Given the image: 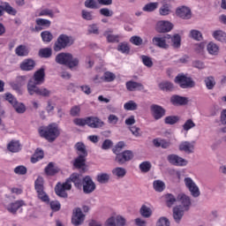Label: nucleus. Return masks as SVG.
Segmentation results:
<instances>
[{
    "instance_id": "42",
    "label": "nucleus",
    "mask_w": 226,
    "mask_h": 226,
    "mask_svg": "<svg viewBox=\"0 0 226 226\" xmlns=\"http://www.w3.org/2000/svg\"><path fill=\"white\" fill-rule=\"evenodd\" d=\"M16 55L19 56L20 57H24L25 56H27L29 54V51L27 50V48L24 45H19L15 49Z\"/></svg>"
},
{
    "instance_id": "47",
    "label": "nucleus",
    "mask_w": 226,
    "mask_h": 226,
    "mask_svg": "<svg viewBox=\"0 0 226 226\" xmlns=\"http://www.w3.org/2000/svg\"><path fill=\"white\" fill-rule=\"evenodd\" d=\"M109 179H110V176L107 173L97 175V181L98 183H101V185H106V183H109Z\"/></svg>"
},
{
    "instance_id": "28",
    "label": "nucleus",
    "mask_w": 226,
    "mask_h": 226,
    "mask_svg": "<svg viewBox=\"0 0 226 226\" xmlns=\"http://www.w3.org/2000/svg\"><path fill=\"white\" fill-rule=\"evenodd\" d=\"M153 144L155 147H162V149H169L170 147V141L162 139H153Z\"/></svg>"
},
{
    "instance_id": "1",
    "label": "nucleus",
    "mask_w": 226,
    "mask_h": 226,
    "mask_svg": "<svg viewBox=\"0 0 226 226\" xmlns=\"http://www.w3.org/2000/svg\"><path fill=\"white\" fill-rule=\"evenodd\" d=\"M38 132L40 137L45 139L48 142H54L61 135V129L56 123L49 124L48 126H41Z\"/></svg>"
},
{
    "instance_id": "26",
    "label": "nucleus",
    "mask_w": 226,
    "mask_h": 226,
    "mask_svg": "<svg viewBox=\"0 0 226 226\" xmlns=\"http://www.w3.org/2000/svg\"><path fill=\"white\" fill-rule=\"evenodd\" d=\"M36 63L33 59H26L20 64V68L23 72H31L34 70Z\"/></svg>"
},
{
    "instance_id": "17",
    "label": "nucleus",
    "mask_w": 226,
    "mask_h": 226,
    "mask_svg": "<svg viewBox=\"0 0 226 226\" xmlns=\"http://www.w3.org/2000/svg\"><path fill=\"white\" fill-rule=\"evenodd\" d=\"M177 17H179L180 19H184L185 20H188L192 19V11L190 8L186 6H182L177 9L176 11Z\"/></svg>"
},
{
    "instance_id": "14",
    "label": "nucleus",
    "mask_w": 226,
    "mask_h": 226,
    "mask_svg": "<svg viewBox=\"0 0 226 226\" xmlns=\"http://www.w3.org/2000/svg\"><path fill=\"white\" fill-rule=\"evenodd\" d=\"M177 200L180 202V207L184 211H190V207H192V199H190V196L185 194V193H179L177 195Z\"/></svg>"
},
{
    "instance_id": "7",
    "label": "nucleus",
    "mask_w": 226,
    "mask_h": 226,
    "mask_svg": "<svg viewBox=\"0 0 226 226\" xmlns=\"http://www.w3.org/2000/svg\"><path fill=\"white\" fill-rule=\"evenodd\" d=\"M66 190H72V180L70 178H67L64 184L58 183L55 187L56 194L62 199H68Z\"/></svg>"
},
{
    "instance_id": "59",
    "label": "nucleus",
    "mask_w": 226,
    "mask_h": 226,
    "mask_svg": "<svg viewBox=\"0 0 226 226\" xmlns=\"http://www.w3.org/2000/svg\"><path fill=\"white\" fill-rule=\"evenodd\" d=\"M35 22L38 26H41V27H50L51 24L50 20L43 19H37Z\"/></svg>"
},
{
    "instance_id": "62",
    "label": "nucleus",
    "mask_w": 226,
    "mask_h": 226,
    "mask_svg": "<svg viewBox=\"0 0 226 226\" xmlns=\"http://www.w3.org/2000/svg\"><path fill=\"white\" fill-rule=\"evenodd\" d=\"M99 13L102 15L103 17H112L114 15V11L109 10V8H102L99 11Z\"/></svg>"
},
{
    "instance_id": "39",
    "label": "nucleus",
    "mask_w": 226,
    "mask_h": 226,
    "mask_svg": "<svg viewBox=\"0 0 226 226\" xmlns=\"http://www.w3.org/2000/svg\"><path fill=\"white\" fill-rule=\"evenodd\" d=\"M153 187L155 192H162L165 190V182L162 180H155L153 182Z\"/></svg>"
},
{
    "instance_id": "12",
    "label": "nucleus",
    "mask_w": 226,
    "mask_h": 226,
    "mask_svg": "<svg viewBox=\"0 0 226 226\" xmlns=\"http://www.w3.org/2000/svg\"><path fill=\"white\" fill-rule=\"evenodd\" d=\"M82 186L83 193H86V195H89V193H93L96 190V184L93 182V178L89 176L84 177Z\"/></svg>"
},
{
    "instance_id": "52",
    "label": "nucleus",
    "mask_w": 226,
    "mask_h": 226,
    "mask_svg": "<svg viewBox=\"0 0 226 226\" xmlns=\"http://www.w3.org/2000/svg\"><path fill=\"white\" fill-rule=\"evenodd\" d=\"M159 87L162 91H170L173 89L174 85L169 81H164L159 84Z\"/></svg>"
},
{
    "instance_id": "22",
    "label": "nucleus",
    "mask_w": 226,
    "mask_h": 226,
    "mask_svg": "<svg viewBox=\"0 0 226 226\" xmlns=\"http://www.w3.org/2000/svg\"><path fill=\"white\" fill-rule=\"evenodd\" d=\"M87 124L90 128H102L105 124L102 119L96 117H87Z\"/></svg>"
},
{
    "instance_id": "34",
    "label": "nucleus",
    "mask_w": 226,
    "mask_h": 226,
    "mask_svg": "<svg viewBox=\"0 0 226 226\" xmlns=\"http://www.w3.org/2000/svg\"><path fill=\"white\" fill-rule=\"evenodd\" d=\"M39 57H42L44 59H49L52 57V49L51 48H42L39 50Z\"/></svg>"
},
{
    "instance_id": "18",
    "label": "nucleus",
    "mask_w": 226,
    "mask_h": 226,
    "mask_svg": "<svg viewBox=\"0 0 226 226\" xmlns=\"http://www.w3.org/2000/svg\"><path fill=\"white\" fill-rule=\"evenodd\" d=\"M170 103L175 107H183L188 104V98L174 94L170 97Z\"/></svg>"
},
{
    "instance_id": "36",
    "label": "nucleus",
    "mask_w": 226,
    "mask_h": 226,
    "mask_svg": "<svg viewBox=\"0 0 226 226\" xmlns=\"http://www.w3.org/2000/svg\"><path fill=\"white\" fill-rule=\"evenodd\" d=\"M213 36L215 40H217V41H222L226 43V34L225 32L222 30H216L213 33Z\"/></svg>"
},
{
    "instance_id": "46",
    "label": "nucleus",
    "mask_w": 226,
    "mask_h": 226,
    "mask_svg": "<svg viewBox=\"0 0 226 226\" xmlns=\"http://www.w3.org/2000/svg\"><path fill=\"white\" fill-rule=\"evenodd\" d=\"M207 51L212 55V56H216L218 54V45L215 44V42H210L207 44Z\"/></svg>"
},
{
    "instance_id": "57",
    "label": "nucleus",
    "mask_w": 226,
    "mask_h": 226,
    "mask_svg": "<svg viewBox=\"0 0 226 226\" xmlns=\"http://www.w3.org/2000/svg\"><path fill=\"white\" fill-rule=\"evenodd\" d=\"M139 170H141V172H149V170H151V162H143L139 164Z\"/></svg>"
},
{
    "instance_id": "13",
    "label": "nucleus",
    "mask_w": 226,
    "mask_h": 226,
    "mask_svg": "<svg viewBox=\"0 0 226 226\" xmlns=\"http://www.w3.org/2000/svg\"><path fill=\"white\" fill-rule=\"evenodd\" d=\"M185 183L186 188H188L192 197L194 198L200 197V190H199V186H197V184H195V182H193L192 178L185 177Z\"/></svg>"
},
{
    "instance_id": "35",
    "label": "nucleus",
    "mask_w": 226,
    "mask_h": 226,
    "mask_svg": "<svg viewBox=\"0 0 226 226\" xmlns=\"http://www.w3.org/2000/svg\"><path fill=\"white\" fill-rule=\"evenodd\" d=\"M2 5L4 8V11L8 13L9 15H13V16L17 15V10L13 8L11 5H10V3L3 2Z\"/></svg>"
},
{
    "instance_id": "8",
    "label": "nucleus",
    "mask_w": 226,
    "mask_h": 226,
    "mask_svg": "<svg viewBox=\"0 0 226 226\" xmlns=\"http://www.w3.org/2000/svg\"><path fill=\"white\" fill-rule=\"evenodd\" d=\"M28 94L33 96V94H37V96H42L43 98H49L52 94V91L41 87L30 85L27 88Z\"/></svg>"
},
{
    "instance_id": "56",
    "label": "nucleus",
    "mask_w": 226,
    "mask_h": 226,
    "mask_svg": "<svg viewBox=\"0 0 226 226\" xmlns=\"http://www.w3.org/2000/svg\"><path fill=\"white\" fill-rule=\"evenodd\" d=\"M130 41L131 43H132V45H136V47H140V45H142V43L144 42L142 38H140V36L139 35H134L131 37Z\"/></svg>"
},
{
    "instance_id": "2",
    "label": "nucleus",
    "mask_w": 226,
    "mask_h": 226,
    "mask_svg": "<svg viewBox=\"0 0 226 226\" xmlns=\"http://www.w3.org/2000/svg\"><path fill=\"white\" fill-rule=\"evenodd\" d=\"M56 63L57 64H63L64 66H67L69 70H73L79 66V58L74 57L72 53L62 52L56 56L55 58Z\"/></svg>"
},
{
    "instance_id": "53",
    "label": "nucleus",
    "mask_w": 226,
    "mask_h": 226,
    "mask_svg": "<svg viewBox=\"0 0 226 226\" xmlns=\"http://www.w3.org/2000/svg\"><path fill=\"white\" fill-rule=\"evenodd\" d=\"M112 173L117 177H124V176H126V170L124 168H116L112 170Z\"/></svg>"
},
{
    "instance_id": "38",
    "label": "nucleus",
    "mask_w": 226,
    "mask_h": 226,
    "mask_svg": "<svg viewBox=\"0 0 226 226\" xmlns=\"http://www.w3.org/2000/svg\"><path fill=\"white\" fill-rule=\"evenodd\" d=\"M139 213L141 216H143V218H150L151 215H153V211H151V208L146 205H142L139 209Z\"/></svg>"
},
{
    "instance_id": "43",
    "label": "nucleus",
    "mask_w": 226,
    "mask_h": 226,
    "mask_svg": "<svg viewBox=\"0 0 226 226\" xmlns=\"http://www.w3.org/2000/svg\"><path fill=\"white\" fill-rule=\"evenodd\" d=\"M204 82L207 86V89H213L216 86V81H215V77L208 76L205 78Z\"/></svg>"
},
{
    "instance_id": "50",
    "label": "nucleus",
    "mask_w": 226,
    "mask_h": 226,
    "mask_svg": "<svg viewBox=\"0 0 226 226\" xmlns=\"http://www.w3.org/2000/svg\"><path fill=\"white\" fill-rule=\"evenodd\" d=\"M179 121L178 116H168L164 119L165 124H176Z\"/></svg>"
},
{
    "instance_id": "30",
    "label": "nucleus",
    "mask_w": 226,
    "mask_h": 226,
    "mask_svg": "<svg viewBox=\"0 0 226 226\" xmlns=\"http://www.w3.org/2000/svg\"><path fill=\"white\" fill-rule=\"evenodd\" d=\"M164 201L167 207H172L177 202V197L176 198L172 193H166L164 195Z\"/></svg>"
},
{
    "instance_id": "44",
    "label": "nucleus",
    "mask_w": 226,
    "mask_h": 226,
    "mask_svg": "<svg viewBox=\"0 0 226 226\" xmlns=\"http://www.w3.org/2000/svg\"><path fill=\"white\" fill-rule=\"evenodd\" d=\"M117 50L122 54H130V46L127 42H120L117 46Z\"/></svg>"
},
{
    "instance_id": "24",
    "label": "nucleus",
    "mask_w": 226,
    "mask_h": 226,
    "mask_svg": "<svg viewBox=\"0 0 226 226\" xmlns=\"http://www.w3.org/2000/svg\"><path fill=\"white\" fill-rule=\"evenodd\" d=\"M125 87L127 89V91H144L145 87L144 85H142V83H139L137 81H133V80H129L125 83Z\"/></svg>"
},
{
    "instance_id": "51",
    "label": "nucleus",
    "mask_w": 226,
    "mask_h": 226,
    "mask_svg": "<svg viewBox=\"0 0 226 226\" xmlns=\"http://www.w3.org/2000/svg\"><path fill=\"white\" fill-rule=\"evenodd\" d=\"M142 63L147 68H153V59L146 55H142L141 56Z\"/></svg>"
},
{
    "instance_id": "15",
    "label": "nucleus",
    "mask_w": 226,
    "mask_h": 226,
    "mask_svg": "<svg viewBox=\"0 0 226 226\" xmlns=\"http://www.w3.org/2000/svg\"><path fill=\"white\" fill-rule=\"evenodd\" d=\"M85 218L86 215L82 213V209H80V207H77L73 210L72 223L75 226L82 225V223H84Z\"/></svg>"
},
{
    "instance_id": "33",
    "label": "nucleus",
    "mask_w": 226,
    "mask_h": 226,
    "mask_svg": "<svg viewBox=\"0 0 226 226\" xmlns=\"http://www.w3.org/2000/svg\"><path fill=\"white\" fill-rule=\"evenodd\" d=\"M59 172L57 167L54 166V162H49L45 168V174L47 176H56Z\"/></svg>"
},
{
    "instance_id": "9",
    "label": "nucleus",
    "mask_w": 226,
    "mask_h": 226,
    "mask_svg": "<svg viewBox=\"0 0 226 226\" xmlns=\"http://www.w3.org/2000/svg\"><path fill=\"white\" fill-rule=\"evenodd\" d=\"M167 160L169 163L175 165V167H186L188 165V161L175 154H169Z\"/></svg>"
},
{
    "instance_id": "6",
    "label": "nucleus",
    "mask_w": 226,
    "mask_h": 226,
    "mask_svg": "<svg viewBox=\"0 0 226 226\" xmlns=\"http://www.w3.org/2000/svg\"><path fill=\"white\" fill-rule=\"evenodd\" d=\"M176 84H178V86L182 89H190L192 87H195V81L192 79L190 77H186L185 74H178L175 78Z\"/></svg>"
},
{
    "instance_id": "45",
    "label": "nucleus",
    "mask_w": 226,
    "mask_h": 226,
    "mask_svg": "<svg viewBox=\"0 0 226 226\" xmlns=\"http://www.w3.org/2000/svg\"><path fill=\"white\" fill-rule=\"evenodd\" d=\"M172 11H170V5L168 4H163L160 9H159V13L162 17H165L167 15H170Z\"/></svg>"
},
{
    "instance_id": "32",
    "label": "nucleus",
    "mask_w": 226,
    "mask_h": 226,
    "mask_svg": "<svg viewBox=\"0 0 226 226\" xmlns=\"http://www.w3.org/2000/svg\"><path fill=\"white\" fill-rule=\"evenodd\" d=\"M86 158H87V156L78 155L73 162L74 167L76 169H82V167H86Z\"/></svg>"
},
{
    "instance_id": "3",
    "label": "nucleus",
    "mask_w": 226,
    "mask_h": 226,
    "mask_svg": "<svg viewBox=\"0 0 226 226\" xmlns=\"http://www.w3.org/2000/svg\"><path fill=\"white\" fill-rule=\"evenodd\" d=\"M73 43H75L73 37L62 34L58 36L56 41L54 44V50L55 52H59L60 50H63V49L72 47Z\"/></svg>"
},
{
    "instance_id": "60",
    "label": "nucleus",
    "mask_w": 226,
    "mask_h": 226,
    "mask_svg": "<svg viewBox=\"0 0 226 226\" xmlns=\"http://www.w3.org/2000/svg\"><path fill=\"white\" fill-rule=\"evenodd\" d=\"M192 128H195V124L193 123V120L188 119L183 124V129L185 130V132H188V131L192 130Z\"/></svg>"
},
{
    "instance_id": "54",
    "label": "nucleus",
    "mask_w": 226,
    "mask_h": 226,
    "mask_svg": "<svg viewBox=\"0 0 226 226\" xmlns=\"http://www.w3.org/2000/svg\"><path fill=\"white\" fill-rule=\"evenodd\" d=\"M103 80L105 82H114V80H116V74L110 72H106L103 74Z\"/></svg>"
},
{
    "instance_id": "31",
    "label": "nucleus",
    "mask_w": 226,
    "mask_h": 226,
    "mask_svg": "<svg viewBox=\"0 0 226 226\" xmlns=\"http://www.w3.org/2000/svg\"><path fill=\"white\" fill-rule=\"evenodd\" d=\"M43 156H45V154L41 148H37L31 157V162L36 163L37 162H40V160H43Z\"/></svg>"
},
{
    "instance_id": "27",
    "label": "nucleus",
    "mask_w": 226,
    "mask_h": 226,
    "mask_svg": "<svg viewBox=\"0 0 226 226\" xmlns=\"http://www.w3.org/2000/svg\"><path fill=\"white\" fill-rule=\"evenodd\" d=\"M7 149L10 151V153H19L22 149L20 141L12 139L7 145Z\"/></svg>"
},
{
    "instance_id": "16",
    "label": "nucleus",
    "mask_w": 226,
    "mask_h": 226,
    "mask_svg": "<svg viewBox=\"0 0 226 226\" xmlns=\"http://www.w3.org/2000/svg\"><path fill=\"white\" fill-rule=\"evenodd\" d=\"M150 110L152 112V116L154 119L158 121V119H162L165 116V109L163 107L157 105V104H152L150 106Z\"/></svg>"
},
{
    "instance_id": "23",
    "label": "nucleus",
    "mask_w": 226,
    "mask_h": 226,
    "mask_svg": "<svg viewBox=\"0 0 226 226\" xmlns=\"http://www.w3.org/2000/svg\"><path fill=\"white\" fill-rule=\"evenodd\" d=\"M174 26L169 21H159L156 26V31L158 33H169L172 31Z\"/></svg>"
},
{
    "instance_id": "49",
    "label": "nucleus",
    "mask_w": 226,
    "mask_h": 226,
    "mask_svg": "<svg viewBox=\"0 0 226 226\" xmlns=\"http://www.w3.org/2000/svg\"><path fill=\"white\" fill-rule=\"evenodd\" d=\"M85 6L90 10H98L99 8L98 2H96V0H86Z\"/></svg>"
},
{
    "instance_id": "63",
    "label": "nucleus",
    "mask_w": 226,
    "mask_h": 226,
    "mask_svg": "<svg viewBox=\"0 0 226 226\" xmlns=\"http://www.w3.org/2000/svg\"><path fill=\"white\" fill-rule=\"evenodd\" d=\"M4 99L6 100V102H9V103H11V105H12V106L17 102V99L15 98V96H13V94H11L10 93L4 94Z\"/></svg>"
},
{
    "instance_id": "19",
    "label": "nucleus",
    "mask_w": 226,
    "mask_h": 226,
    "mask_svg": "<svg viewBox=\"0 0 226 226\" xmlns=\"http://www.w3.org/2000/svg\"><path fill=\"white\" fill-rule=\"evenodd\" d=\"M178 149L179 151H184V153H186L187 154H192V153L195 151V142L184 141L180 143Z\"/></svg>"
},
{
    "instance_id": "4",
    "label": "nucleus",
    "mask_w": 226,
    "mask_h": 226,
    "mask_svg": "<svg viewBox=\"0 0 226 226\" xmlns=\"http://www.w3.org/2000/svg\"><path fill=\"white\" fill-rule=\"evenodd\" d=\"M34 188L37 192V197L41 202H50V199L47 192H45V187L43 186V177H38L34 182Z\"/></svg>"
},
{
    "instance_id": "25",
    "label": "nucleus",
    "mask_w": 226,
    "mask_h": 226,
    "mask_svg": "<svg viewBox=\"0 0 226 226\" xmlns=\"http://www.w3.org/2000/svg\"><path fill=\"white\" fill-rule=\"evenodd\" d=\"M185 212H186V210H184L181 206H175L173 207V219L176 223L181 222V220H183V216H185Z\"/></svg>"
},
{
    "instance_id": "10",
    "label": "nucleus",
    "mask_w": 226,
    "mask_h": 226,
    "mask_svg": "<svg viewBox=\"0 0 226 226\" xmlns=\"http://www.w3.org/2000/svg\"><path fill=\"white\" fill-rule=\"evenodd\" d=\"M167 40H170V34L155 36L152 39V43L154 47H158L159 49H169Z\"/></svg>"
},
{
    "instance_id": "11",
    "label": "nucleus",
    "mask_w": 226,
    "mask_h": 226,
    "mask_svg": "<svg viewBox=\"0 0 226 226\" xmlns=\"http://www.w3.org/2000/svg\"><path fill=\"white\" fill-rule=\"evenodd\" d=\"M133 160V152L132 150H125L123 153L117 154L115 158V162L119 165H124L126 162Z\"/></svg>"
},
{
    "instance_id": "20",
    "label": "nucleus",
    "mask_w": 226,
    "mask_h": 226,
    "mask_svg": "<svg viewBox=\"0 0 226 226\" xmlns=\"http://www.w3.org/2000/svg\"><path fill=\"white\" fill-rule=\"evenodd\" d=\"M23 206H26V201L20 200H16L11 204H9L6 207L7 211L9 213H11V215H17V211L20 209V207H23Z\"/></svg>"
},
{
    "instance_id": "40",
    "label": "nucleus",
    "mask_w": 226,
    "mask_h": 226,
    "mask_svg": "<svg viewBox=\"0 0 226 226\" xmlns=\"http://www.w3.org/2000/svg\"><path fill=\"white\" fill-rule=\"evenodd\" d=\"M158 6H159L158 2H154V3L147 4L143 7V11H147L148 13H151L152 11H154V10H157Z\"/></svg>"
},
{
    "instance_id": "48",
    "label": "nucleus",
    "mask_w": 226,
    "mask_h": 226,
    "mask_svg": "<svg viewBox=\"0 0 226 226\" xmlns=\"http://www.w3.org/2000/svg\"><path fill=\"white\" fill-rule=\"evenodd\" d=\"M12 107L15 109L18 114H24V112H26V105H24L22 102H19L17 101Z\"/></svg>"
},
{
    "instance_id": "41",
    "label": "nucleus",
    "mask_w": 226,
    "mask_h": 226,
    "mask_svg": "<svg viewBox=\"0 0 226 226\" xmlns=\"http://www.w3.org/2000/svg\"><path fill=\"white\" fill-rule=\"evenodd\" d=\"M41 37L42 39V41L45 43H50L52 40H54V35H52V33L49 31H43L41 33Z\"/></svg>"
},
{
    "instance_id": "58",
    "label": "nucleus",
    "mask_w": 226,
    "mask_h": 226,
    "mask_svg": "<svg viewBox=\"0 0 226 226\" xmlns=\"http://www.w3.org/2000/svg\"><path fill=\"white\" fill-rule=\"evenodd\" d=\"M124 108L125 109V110H137L138 105L135 102L129 101L124 105Z\"/></svg>"
},
{
    "instance_id": "55",
    "label": "nucleus",
    "mask_w": 226,
    "mask_h": 226,
    "mask_svg": "<svg viewBox=\"0 0 226 226\" xmlns=\"http://www.w3.org/2000/svg\"><path fill=\"white\" fill-rule=\"evenodd\" d=\"M190 36L197 41H200V40H202V33L199 30H191Z\"/></svg>"
},
{
    "instance_id": "61",
    "label": "nucleus",
    "mask_w": 226,
    "mask_h": 226,
    "mask_svg": "<svg viewBox=\"0 0 226 226\" xmlns=\"http://www.w3.org/2000/svg\"><path fill=\"white\" fill-rule=\"evenodd\" d=\"M70 115L72 116V117H79V116H80V106H73L70 110Z\"/></svg>"
},
{
    "instance_id": "64",
    "label": "nucleus",
    "mask_w": 226,
    "mask_h": 226,
    "mask_svg": "<svg viewBox=\"0 0 226 226\" xmlns=\"http://www.w3.org/2000/svg\"><path fill=\"white\" fill-rule=\"evenodd\" d=\"M156 226H170V221H169L167 217H161L158 220Z\"/></svg>"
},
{
    "instance_id": "21",
    "label": "nucleus",
    "mask_w": 226,
    "mask_h": 226,
    "mask_svg": "<svg viewBox=\"0 0 226 226\" xmlns=\"http://www.w3.org/2000/svg\"><path fill=\"white\" fill-rule=\"evenodd\" d=\"M69 179L71 183H73L78 190H82V185L84 183V177L79 173H73L70 176Z\"/></svg>"
},
{
    "instance_id": "37",
    "label": "nucleus",
    "mask_w": 226,
    "mask_h": 226,
    "mask_svg": "<svg viewBox=\"0 0 226 226\" xmlns=\"http://www.w3.org/2000/svg\"><path fill=\"white\" fill-rule=\"evenodd\" d=\"M170 40H171V45L174 49H179L181 47V35L179 34H176Z\"/></svg>"
},
{
    "instance_id": "5",
    "label": "nucleus",
    "mask_w": 226,
    "mask_h": 226,
    "mask_svg": "<svg viewBox=\"0 0 226 226\" xmlns=\"http://www.w3.org/2000/svg\"><path fill=\"white\" fill-rule=\"evenodd\" d=\"M45 83V68L41 67L34 73L32 79L27 83V89L30 86H41Z\"/></svg>"
},
{
    "instance_id": "29",
    "label": "nucleus",
    "mask_w": 226,
    "mask_h": 226,
    "mask_svg": "<svg viewBox=\"0 0 226 226\" xmlns=\"http://www.w3.org/2000/svg\"><path fill=\"white\" fill-rule=\"evenodd\" d=\"M75 149L78 156H87V148H86V145L83 142H77Z\"/></svg>"
}]
</instances>
